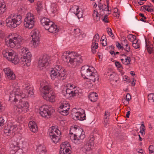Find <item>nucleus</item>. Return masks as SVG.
Masks as SVG:
<instances>
[{"label":"nucleus","mask_w":154,"mask_h":154,"mask_svg":"<svg viewBox=\"0 0 154 154\" xmlns=\"http://www.w3.org/2000/svg\"><path fill=\"white\" fill-rule=\"evenodd\" d=\"M116 46L118 48H119L120 49H122L123 47L121 46V45L118 42H116Z\"/></svg>","instance_id":"0e129e2a"},{"label":"nucleus","mask_w":154,"mask_h":154,"mask_svg":"<svg viewBox=\"0 0 154 154\" xmlns=\"http://www.w3.org/2000/svg\"><path fill=\"white\" fill-rule=\"evenodd\" d=\"M37 11H40L41 9L42 8V5L40 2H38L37 4Z\"/></svg>","instance_id":"09e8293b"},{"label":"nucleus","mask_w":154,"mask_h":154,"mask_svg":"<svg viewBox=\"0 0 154 154\" xmlns=\"http://www.w3.org/2000/svg\"><path fill=\"white\" fill-rule=\"evenodd\" d=\"M133 46L135 48L137 49L140 47V44L138 43L136 44H133Z\"/></svg>","instance_id":"bf43d9fd"},{"label":"nucleus","mask_w":154,"mask_h":154,"mask_svg":"<svg viewBox=\"0 0 154 154\" xmlns=\"http://www.w3.org/2000/svg\"><path fill=\"white\" fill-rule=\"evenodd\" d=\"M51 59L50 56L46 55L41 57L38 62L39 68L41 69L42 68L48 66L51 63Z\"/></svg>","instance_id":"2eb2a0df"},{"label":"nucleus","mask_w":154,"mask_h":154,"mask_svg":"<svg viewBox=\"0 0 154 154\" xmlns=\"http://www.w3.org/2000/svg\"><path fill=\"white\" fill-rule=\"evenodd\" d=\"M148 6L143 5L141 8H143L144 9L147 11L148 12H151L153 11V9L152 8H149L148 7Z\"/></svg>","instance_id":"49530a36"},{"label":"nucleus","mask_w":154,"mask_h":154,"mask_svg":"<svg viewBox=\"0 0 154 154\" xmlns=\"http://www.w3.org/2000/svg\"><path fill=\"white\" fill-rule=\"evenodd\" d=\"M28 126L30 130L32 132L35 133L38 131V128L37 125L34 122H29Z\"/></svg>","instance_id":"a878e982"},{"label":"nucleus","mask_w":154,"mask_h":154,"mask_svg":"<svg viewBox=\"0 0 154 154\" xmlns=\"http://www.w3.org/2000/svg\"><path fill=\"white\" fill-rule=\"evenodd\" d=\"M73 32V35L76 37H79L81 34L80 30L79 29H74Z\"/></svg>","instance_id":"ea45409f"},{"label":"nucleus","mask_w":154,"mask_h":154,"mask_svg":"<svg viewBox=\"0 0 154 154\" xmlns=\"http://www.w3.org/2000/svg\"><path fill=\"white\" fill-rule=\"evenodd\" d=\"M115 65L118 68H119L122 66L121 64L118 62H115Z\"/></svg>","instance_id":"69168bd1"},{"label":"nucleus","mask_w":154,"mask_h":154,"mask_svg":"<svg viewBox=\"0 0 154 154\" xmlns=\"http://www.w3.org/2000/svg\"><path fill=\"white\" fill-rule=\"evenodd\" d=\"M46 152L45 148L43 146H38L36 149V152L38 154H45Z\"/></svg>","instance_id":"7c9ffc66"},{"label":"nucleus","mask_w":154,"mask_h":154,"mask_svg":"<svg viewBox=\"0 0 154 154\" xmlns=\"http://www.w3.org/2000/svg\"><path fill=\"white\" fill-rule=\"evenodd\" d=\"M109 76V79L111 82H117V79L116 78L117 75L115 73L112 72L108 75Z\"/></svg>","instance_id":"2f4dec72"},{"label":"nucleus","mask_w":154,"mask_h":154,"mask_svg":"<svg viewBox=\"0 0 154 154\" xmlns=\"http://www.w3.org/2000/svg\"><path fill=\"white\" fill-rule=\"evenodd\" d=\"M110 116V112L108 111H106L105 112L104 114V118L109 119Z\"/></svg>","instance_id":"864d4df0"},{"label":"nucleus","mask_w":154,"mask_h":154,"mask_svg":"<svg viewBox=\"0 0 154 154\" xmlns=\"http://www.w3.org/2000/svg\"><path fill=\"white\" fill-rule=\"evenodd\" d=\"M45 29L48 30L51 33H54L57 32L59 30L57 26L53 22V24H51V25L46 26Z\"/></svg>","instance_id":"b1692460"},{"label":"nucleus","mask_w":154,"mask_h":154,"mask_svg":"<svg viewBox=\"0 0 154 154\" xmlns=\"http://www.w3.org/2000/svg\"><path fill=\"white\" fill-rule=\"evenodd\" d=\"M126 100L127 101H129L131 99V97L130 95L128 93L127 94L126 96Z\"/></svg>","instance_id":"e2e57ef3"},{"label":"nucleus","mask_w":154,"mask_h":154,"mask_svg":"<svg viewBox=\"0 0 154 154\" xmlns=\"http://www.w3.org/2000/svg\"><path fill=\"white\" fill-rule=\"evenodd\" d=\"M19 61L20 60L18 56L15 54V55L12 58V60H11L10 61L14 64H17L19 62Z\"/></svg>","instance_id":"e433bc0d"},{"label":"nucleus","mask_w":154,"mask_h":154,"mask_svg":"<svg viewBox=\"0 0 154 154\" xmlns=\"http://www.w3.org/2000/svg\"><path fill=\"white\" fill-rule=\"evenodd\" d=\"M140 133L142 135H144L145 134V127L143 124H141L140 127Z\"/></svg>","instance_id":"37998d69"},{"label":"nucleus","mask_w":154,"mask_h":154,"mask_svg":"<svg viewBox=\"0 0 154 154\" xmlns=\"http://www.w3.org/2000/svg\"><path fill=\"white\" fill-rule=\"evenodd\" d=\"M99 36L98 33L96 34L93 38V41L94 42H98L99 40Z\"/></svg>","instance_id":"c03bdc74"},{"label":"nucleus","mask_w":154,"mask_h":154,"mask_svg":"<svg viewBox=\"0 0 154 154\" xmlns=\"http://www.w3.org/2000/svg\"><path fill=\"white\" fill-rule=\"evenodd\" d=\"M50 76L52 80H63L66 77V72L60 66L57 65L51 70Z\"/></svg>","instance_id":"0eeeda50"},{"label":"nucleus","mask_w":154,"mask_h":154,"mask_svg":"<svg viewBox=\"0 0 154 154\" xmlns=\"http://www.w3.org/2000/svg\"><path fill=\"white\" fill-rule=\"evenodd\" d=\"M35 21V16L30 12L28 13L26 15L24 21V25L25 27L29 29L33 27Z\"/></svg>","instance_id":"ddd939ff"},{"label":"nucleus","mask_w":154,"mask_h":154,"mask_svg":"<svg viewBox=\"0 0 154 154\" xmlns=\"http://www.w3.org/2000/svg\"><path fill=\"white\" fill-rule=\"evenodd\" d=\"M21 16L15 14H10L6 20L7 26L8 27L15 28L22 23Z\"/></svg>","instance_id":"6e6552de"},{"label":"nucleus","mask_w":154,"mask_h":154,"mask_svg":"<svg viewBox=\"0 0 154 154\" xmlns=\"http://www.w3.org/2000/svg\"><path fill=\"white\" fill-rule=\"evenodd\" d=\"M70 139L76 144L80 143L85 137V132L82 129L78 128L77 126H72L69 130Z\"/></svg>","instance_id":"20e7f679"},{"label":"nucleus","mask_w":154,"mask_h":154,"mask_svg":"<svg viewBox=\"0 0 154 154\" xmlns=\"http://www.w3.org/2000/svg\"><path fill=\"white\" fill-rule=\"evenodd\" d=\"M107 6L105 5H100L101 3L100 2H98V7L99 9L101 10H102L103 11H109V2L108 0L106 1Z\"/></svg>","instance_id":"cd10ccee"},{"label":"nucleus","mask_w":154,"mask_h":154,"mask_svg":"<svg viewBox=\"0 0 154 154\" xmlns=\"http://www.w3.org/2000/svg\"><path fill=\"white\" fill-rule=\"evenodd\" d=\"M58 9L57 6L55 5L54 6H52L51 8V11L53 14L56 13Z\"/></svg>","instance_id":"de8ad7c7"},{"label":"nucleus","mask_w":154,"mask_h":154,"mask_svg":"<svg viewBox=\"0 0 154 154\" xmlns=\"http://www.w3.org/2000/svg\"><path fill=\"white\" fill-rule=\"evenodd\" d=\"M146 49L147 50L149 54H151L153 51V47L152 45H150L148 44L146 42Z\"/></svg>","instance_id":"58836bf2"},{"label":"nucleus","mask_w":154,"mask_h":154,"mask_svg":"<svg viewBox=\"0 0 154 154\" xmlns=\"http://www.w3.org/2000/svg\"><path fill=\"white\" fill-rule=\"evenodd\" d=\"M70 151H60V154H70Z\"/></svg>","instance_id":"4d7b16f0"},{"label":"nucleus","mask_w":154,"mask_h":154,"mask_svg":"<svg viewBox=\"0 0 154 154\" xmlns=\"http://www.w3.org/2000/svg\"><path fill=\"white\" fill-rule=\"evenodd\" d=\"M124 49L127 52H129L130 51V48L128 44H126L123 47Z\"/></svg>","instance_id":"5fc2aeb1"},{"label":"nucleus","mask_w":154,"mask_h":154,"mask_svg":"<svg viewBox=\"0 0 154 154\" xmlns=\"http://www.w3.org/2000/svg\"><path fill=\"white\" fill-rule=\"evenodd\" d=\"M25 87V92L26 95L20 91L18 86L14 88L10 94V100L11 102H16L18 100H21V98L25 97L26 95L28 97L33 95V88L31 85L26 84Z\"/></svg>","instance_id":"f257e3e1"},{"label":"nucleus","mask_w":154,"mask_h":154,"mask_svg":"<svg viewBox=\"0 0 154 154\" xmlns=\"http://www.w3.org/2000/svg\"><path fill=\"white\" fill-rule=\"evenodd\" d=\"M39 90L43 98L45 100L51 102L55 101L56 94L55 93L51 90L50 86L45 85L43 87H41Z\"/></svg>","instance_id":"39448f33"},{"label":"nucleus","mask_w":154,"mask_h":154,"mask_svg":"<svg viewBox=\"0 0 154 154\" xmlns=\"http://www.w3.org/2000/svg\"><path fill=\"white\" fill-rule=\"evenodd\" d=\"M70 107V105L68 103H63L59 107V112L63 115L66 116L68 114Z\"/></svg>","instance_id":"dca6fc26"},{"label":"nucleus","mask_w":154,"mask_h":154,"mask_svg":"<svg viewBox=\"0 0 154 154\" xmlns=\"http://www.w3.org/2000/svg\"><path fill=\"white\" fill-rule=\"evenodd\" d=\"M91 50L92 53H94L96 52V49L98 48V44L97 42H92L91 45Z\"/></svg>","instance_id":"4c0bfd02"},{"label":"nucleus","mask_w":154,"mask_h":154,"mask_svg":"<svg viewBox=\"0 0 154 154\" xmlns=\"http://www.w3.org/2000/svg\"><path fill=\"white\" fill-rule=\"evenodd\" d=\"M97 93L92 92L89 95L88 98L91 101L94 102L97 101Z\"/></svg>","instance_id":"c756f323"},{"label":"nucleus","mask_w":154,"mask_h":154,"mask_svg":"<svg viewBox=\"0 0 154 154\" xmlns=\"http://www.w3.org/2000/svg\"><path fill=\"white\" fill-rule=\"evenodd\" d=\"M31 57L32 55H29L28 56H25L22 57L21 58L20 62H22V64L24 66H28L30 65Z\"/></svg>","instance_id":"4be33fe9"},{"label":"nucleus","mask_w":154,"mask_h":154,"mask_svg":"<svg viewBox=\"0 0 154 154\" xmlns=\"http://www.w3.org/2000/svg\"><path fill=\"white\" fill-rule=\"evenodd\" d=\"M21 52L23 54V56H28V55H31L28 48L26 47L21 48Z\"/></svg>","instance_id":"473e14b6"},{"label":"nucleus","mask_w":154,"mask_h":154,"mask_svg":"<svg viewBox=\"0 0 154 154\" xmlns=\"http://www.w3.org/2000/svg\"><path fill=\"white\" fill-rule=\"evenodd\" d=\"M23 39L20 35L16 33L10 34L5 39V44L8 46L13 48L18 44H20Z\"/></svg>","instance_id":"423d86ee"},{"label":"nucleus","mask_w":154,"mask_h":154,"mask_svg":"<svg viewBox=\"0 0 154 154\" xmlns=\"http://www.w3.org/2000/svg\"><path fill=\"white\" fill-rule=\"evenodd\" d=\"M48 134L53 142L57 143L60 138L61 131L55 126H52L48 130Z\"/></svg>","instance_id":"1a4fd4ad"},{"label":"nucleus","mask_w":154,"mask_h":154,"mask_svg":"<svg viewBox=\"0 0 154 154\" xmlns=\"http://www.w3.org/2000/svg\"><path fill=\"white\" fill-rule=\"evenodd\" d=\"M4 123V120L2 117H0V129L2 128Z\"/></svg>","instance_id":"3c124183"},{"label":"nucleus","mask_w":154,"mask_h":154,"mask_svg":"<svg viewBox=\"0 0 154 154\" xmlns=\"http://www.w3.org/2000/svg\"><path fill=\"white\" fill-rule=\"evenodd\" d=\"M31 37L32 40L30 43L34 48H36L39 45L40 33L38 29H35L32 30L30 33Z\"/></svg>","instance_id":"f8f14e48"},{"label":"nucleus","mask_w":154,"mask_h":154,"mask_svg":"<svg viewBox=\"0 0 154 154\" xmlns=\"http://www.w3.org/2000/svg\"><path fill=\"white\" fill-rule=\"evenodd\" d=\"M79 93V89L76 87H73L72 85L70 86V88H64L62 91V94L66 98L75 96Z\"/></svg>","instance_id":"9b49d317"},{"label":"nucleus","mask_w":154,"mask_h":154,"mask_svg":"<svg viewBox=\"0 0 154 154\" xmlns=\"http://www.w3.org/2000/svg\"><path fill=\"white\" fill-rule=\"evenodd\" d=\"M92 15L95 21L97 22L100 21V15L97 11L94 10Z\"/></svg>","instance_id":"f704fd0d"},{"label":"nucleus","mask_w":154,"mask_h":154,"mask_svg":"<svg viewBox=\"0 0 154 154\" xmlns=\"http://www.w3.org/2000/svg\"><path fill=\"white\" fill-rule=\"evenodd\" d=\"M70 146V144L68 142H65L63 143L60 145V151H70L69 147Z\"/></svg>","instance_id":"bb28decb"},{"label":"nucleus","mask_w":154,"mask_h":154,"mask_svg":"<svg viewBox=\"0 0 154 154\" xmlns=\"http://www.w3.org/2000/svg\"><path fill=\"white\" fill-rule=\"evenodd\" d=\"M29 107V104L27 101L21 100L17 106L14 108V112L17 115L23 114L28 110Z\"/></svg>","instance_id":"9d476101"},{"label":"nucleus","mask_w":154,"mask_h":154,"mask_svg":"<svg viewBox=\"0 0 154 154\" xmlns=\"http://www.w3.org/2000/svg\"><path fill=\"white\" fill-rule=\"evenodd\" d=\"M15 52L12 50H9L6 49L2 51V54L4 57L9 61L12 60V58L15 55Z\"/></svg>","instance_id":"f3484780"},{"label":"nucleus","mask_w":154,"mask_h":154,"mask_svg":"<svg viewBox=\"0 0 154 154\" xmlns=\"http://www.w3.org/2000/svg\"><path fill=\"white\" fill-rule=\"evenodd\" d=\"M5 36V34L3 32L1 31H0V38H3Z\"/></svg>","instance_id":"338daca9"},{"label":"nucleus","mask_w":154,"mask_h":154,"mask_svg":"<svg viewBox=\"0 0 154 154\" xmlns=\"http://www.w3.org/2000/svg\"><path fill=\"white\" fill-rule=\"evenodd\" d=\"M100 41L101 42V44L103 46H105L107 45V42L106 40H105L104 39H103L101 40Z\"/></svg>","instance_id":"6e6d98bb"},{"label":"nucleus","mask_w":154,"mask_h":154,"mask_svg":"<svg viewBox=\"0 0 154 154\" xmlns=\"http://www.w3.org/2000/svg\"><path fill=\"white\" fill-rule=\"evenodd\" d=\"M39 110H40L39 113L41 116L47 119L50 117L54 111L52 108L46 105L42 106L40 108Z\"/></svg>","instance_id":"4468645a"},{"label":"nucleus","mask_w":154,"mask_h":154,"mask_svg":"<svg viewBox=\"0 0 154 154\" xmlns=\"http://www.w3.org/2000/svg\"><path fill=\"white\" fill-rule=\"evenodd\" d=\"M10 147L12 149L11 152L14 151L12 153H15L20 149L19 142L17 140H16L15 139L12 140L10 144Z\"/></svg>","instance_id":"412c9836"},{"label":"nucleus","mask_w":154,"mask_h":154,"mask_svg":"<svg viewBox=\"0 0 154 154\" xmlns=\"http://www.w3.org/2000/svg\"><path fill=\"white\" fill-rule=\"evenodd\" d=\"M130 112L129 111H128L127 112L126 115V117L127 118H129V116L130 115Z\"/></svg>","instance_id":"774afa93"},{"label":"nucleus","mask_w":154,"mask_h":154,"mask_svg":"<svg viewBox=\"0 0 154 154\" xmlns=\"http://www.w3.org/2000/svg\"><path fill=\"white\" fill-rule=\"evenodd\" d=\"M75 116L77 119L81 121L85 120L86 118L85 110L81 109H78L75 113Z\"/></svg>","instance_id":"aec40b11"},{"label":"nucleus","mask_w":154,"mask_h":154,"mask_svg":"<svg viewBox=\"0 0 154 154\" xmlns=\"http://www.w3.org/2000/svg\"><path fill=\"white\" fill-rule=\"evenodd\" d=\"M94 139L93 138L92 140H88L84 146L82 147V151L83 152L86 153L91 149L94 144Z\"/></svg>","instance_id":"a211bd4d"},{"label":"nucleus","mask_w":154,"mask_h":154,"mask_svg":"<svg viewBox=\"0 0 154 154\" xmlns=\"http://www.w3.org/2000/svg\"><path fill=\"white\" fill-rule=\"evenodd\" d=\"M108 15H106L104 16V18L103 19V21L105 23H108Z\"/></svg>","instance_id":"052dcab7"},{"label":"nucleus","mask_w":154,"mask_h":154,"mask_svg":"<svg viewBox=\"0 0 154 154\" xmlns=\"http://www.w3.org/2000/svg\"><path fill=\"white\" fill-rule=\"evenodd\" d=\"M127 38L129 41L131 42H132L136 39V37L135 35L132 34H129L127 37Z\"/></svg>","instance_id":"79ce46f5"},{"label":"nucleus","mask_w":154,"mask_h":154,"mask_svg":"<svg viewBox=\"0 0 154 154\" xmlns=\"http://www.w3.org/2000/svg\"><path fill=\"white\" fill-rule=\"evenodd\" d=\"M107 31L108 34L111 36L112 37H113L114 36V35L112 33V30L110 28H108L107 29Z\"/></svg>","instance_id":"8fccbe9b"},{"label":"nucleus","mask_w":154,"mask_h":154,"mask_svg":"<svg viewBox=\"0 0 154 154\" xmlns=\"http://www.w3.org/2000/svg\"><path fill=\"white\" fill-rule=\"evenodd\" d=\"M114 13H117V14L115 16L118 18L119 17V13L118 12V9L117 8H114Z\"/></svg>","instance_id":"680f3d73"},{"label":"nucleus","mask_w":154,"mask_h":154,"mask_svg":"<svg viewBox=\"0 0 154 154\" xmlns=\"http://www.w3.org/2000/svg\"><path fill=\"white\" fill-rule=\"evenodd\" d=\"M6 10V5L3 0H0V15L2 14Z\"/></svg>","instance_id":"c85d7f7f"},{"label":"nucleus","mask_w":154,"mask_h":154,"mask_svg":"<svg viewBox=\"0 0 154 154\" xmlns=\"http://www.w3.org/2000/svg\"><path fill=\"white\" fill-rule=\"evenodd\" d=\"M40 22L42 25H43L45 29L46 26H48L49 25H51L53 24V22L51 21L50 20L46 17H43L40 19Z\"/></svg>","instance_id":"393cba45"},{"label":"nucleus","mask_w":154,"mask_h":154,"mask_svg":"<svg viewBox=\"0 0 154 154\" xmlns=\"http://www.w3.org/2000/svg\"><path fill=\"white\" fill-rule=\"evenodd\" d=\"M109 119L103 118V123L104 127H106L107 124H109Z\"/></svg>","instance_id":"603ef678"},{"label":"nucleus","mask_w":154,"mask_h":154,"mask_svg":"<svg viewBox=\"0 0 154 154\" xmlns=\"http://www.w3.org/2000/svg\"><path fill=\"white\" fill-rule=\"evenodd\" d=\"M148 98L149 101L151 103H154V94L151 93L149 94Z\"/></svg>","instance_id":"a19ab883"},{"label":"nucleus","mask_w":154,"mask_h":154,"mask_svg":"<svg viewBox=\"0 0 154 154\" xmlns=\"http://www.w3.org/2000/svg\"><path fill=\"white\" fill-rule=\"evenodd\" d=\"M149 152H154V146L150 145L149 148Z\"/></svg>","instance_id":"13d9d810"},{"label":"nucleus","mask_w":154,"mask_h":154,"mask_svg":"<svg viewBox=\"0 0 154 154\" xmlns=\"http://www.w3.org/2000/svg\"><path fill=\"white\" fill-rule=\"evenodd\" d=\"M10 131L11 133H13L16 131L18 128V127L17 125L14 124H12L10 125H8Z\"/></svg>","instance_id":"c9c22d12"},{"label":"nucleus","mask_w":154,"mask_h":154,"mask_svg":"<svg viewBox=\"0 0 154 154\" xmlns=\"http://www.w3.org/2000/svg\"><path fill=\"white\" fill-rule=\"evenodd\" d=\"M4 131V133L5 134H7V135H9V134H11L8 125L5 127Z\"/></svg>","instance_id":"a18cd8bd"},{"label":"nucleus","mask_w":154,"mask_h":154,"mask_svg":"<svg viewBox=\"0 0 154 154\" xmlns=\"http://www.w3.org/2000/svg\"><path fill=\"white\" fill-rule=\"evenodd\" d=\"M72 9L74 11V13L77 16L78 19L82 17L83 11L82 10H79V8L78 6H75L72 8Z\"/></svg>","instance_id":"5701e85b"},{"label":"nucleus","mask_w":154,"mask_h":154,"mask_svg":"<svg viewBox=\"0 0 154 154\" xmlns=\"http://www.w3.org/2000/svg\"><path fill=\"white\" fill-rule=\"evenodd\" d=\"M62 57L64 61L69 63V65L72 68L78 67L83 62L82 56L73 51L64 52Z\"/></svg>","instance_id":"f03ea898"},{"label":"nucleus","mask_w":154,"mask_h":154,"mask_svg":"<svg viewBox=\"0 0 154 154\" xmlns=\"http://www.w3.org/2000/svg\"><path fill=\"white\" fill-rule=\"evenodd\" d=\"M95 70V69L93 67L84 66L81 69L82 76L84 79L89 80L90 84L96 82H98L99 76L97 73L94 72Z\"/></svg>","instance_id":"7ed1b4c3"},{"label":"nucleus","mask_w":154,"mask_h":154,"mask_svg":"<svg viewBox=\"0 0 154 154\" xmlns=\"http://www.w3.org/2000/svg\"><path fill=\"white\" fill-rule=\"evenodd\" d=\"M5 76L9 80H14L16 78L15 74L9 68H5L4 69Z\"/></svg>","instance_id":"6ab92c4d"},{"label":"nucleus","mask_w":154,"mask_h":154,"mask_svg":"<svg viewBox=\"0 0 154 154\" xmlns=\"http://www.w3.org/2000/svg\"><path fill=\"white\" fill-rule=\"evenodd\" d=\"M122 55L125 56V59H121L122 62L126 65H128L130 64L131 61L130 58L128 57H126L125 54H122Z\"/></svg>","instance_id":"72a5a7b5"}]
</instances>
